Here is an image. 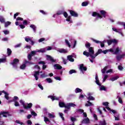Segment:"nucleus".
Instances as JSON below:
<instances>
[{"instance_id": "obj_1", "label": "nucleus", "mask_w": 125, "mask_h": 125, "mask_svg": "<svg viewBox=\"0 0 125 125\" xmlns=\"http://www.w3.org/2000/svg\"><path fill=\"white\" fill-rule=\"evenodd\" d=\"M100 12L101 15L99 14V13H97V12H93L92 13V16H93V17H97L100 19H102L103 17L104 18H106V13H107V12L105 10H101Z\"/></svg>"}, {"instance_id": "obj_2", "label": "nucleus", "mask_w": 125, "mask_h": 125, "mask_svg": "<svg viewBox=\"0 0 125 125\" xmlns=\"http://www.w3.org/2000/svg\"><path fill=\"white\" fill-rule=\"evenodd\" d=\"M59 105L61 108H63V107H64V108L67 109V110H70L71 107H76V104L72 103H68L66 105L64 103L60 102Z\"/></svg>"}, {"instance_id": "obj_3", "label": "nucleus", "mask_w": 125, "mask_h": 125, "mask_svg": "<svg viewBox=\"0 0 125 125\" xmlns=\"http://www.w3.org/2000/svg\"><path fill=\"white\" fill-rule=\"evenodd\" d=\"M19 63V59H14L12 62H10L11 65H12L14 68L17 69V64Z\"/></svg>"}, {"instance_id": "obj_4", "label": "nucleus", "mask_w": 125, "mask_h": 125, "mask_svg": "<svg viewBox=\"0 0 125 125\" xmlns=\"http://www.w3.org/2000/svg\"><path fill=\"white\" fill-rule=\"evenodd\" d=\"M88 49H89V50H88L89 53L90 55L91 58L92 59H95V55H94V50H93V47H91L89 48Z\"/></svg>"}, {"instance_id": "obj_5", "label": "nucleus", "mask_w": 125, "mask_h": 125, "mask_svg": "<svg viewBox=\"0 0 125 125\" xmlns=\"http://www.w3.org/2000/svg\"><path fill=\"white\" fill-rule=\"evenodd\" d=\"M118 40L116 39H111L109 40H107V44L108 45H111L112 43H113V44H118Z\"/></svg>"}, {"instance_id": "obj_6", "label": "nucleus", "mask_w": 125, "mask_h": 125, "mask_svg": "<svg viewBox=\"0 0 125 125\" xmlns=\"http://www.w3.org/2000/svg\"><path fill=\"white\" fill-rule=\"evenodd\" d=\"M1 115H2V117H4V118H7V117L9 116V112L5 111H1L0 112V120L1 119Z\"/></svg>"}, {"instance_id": "obj_7", "label": "nucleus", "mask_w": 125, "mask_h": 125, "mask_svg": "<svg viewBox=\"0 0 125 125\" xmlns=\"http://www.w3.org/2000/svg\"><path fill=\"white\" fill-rule=\"evenodd\" d=\"M2 93H4L5 94V98L7 100H8L9 99V97H8V95H9V94L7 92H5V91L4 90L0 91V96L1 95Z\"/></svg>"}, {"instance_id": "obj_8", "label": "nucleus", "mask_w": 125, "mask_h": 125, "mask_svg": "<svg viewBox=\"0 0 125 125\" xmlns=\"http://www.w3.org/2000/svg\"><path fill=\"white\" fill-rule=\"evenodd\" d=\"M46 57H47V60H49V61H50L52 63H55V62H56V60H54L53 58L51 57V56L47 55Z\"/></svg>"}, {"instance_id": "obj_9", "label": "nucleus", "mask_w": 125, "mask_h": 125, "mask_svg": "<svg viewBox=\"0 0 125 125\" xmlns=\"http://www.w3.org/2000/svg\"><path fill=\"white\" fill-rule=\"evenodd\" d=\"M69 12L71 16H73V17H78L79 16V14L73 10H70Z\"/></svg>"}, {"instance_id": "obj_10", "label": "nucleus", "mask_w": 125, "mask_h": 125, "mask_svg": "<svg viewBox=\"0 0 125 125\" xmlns=\"http://www.w3.org/2000/svg\"><path fill=\"white\" fill-rule=\"evenodd\" d=\"M33 106V104L32 103H30L29 104H25V105H24V109H25L26 110H27V109H31Z\"/></svg>"}, {"instance_id": "obj_11", "label": "nucleus", "mask_w": 125, "mask_h": 125, "mask_svg": "<svg viewBox=\"0 0 125 125\" xmlns=\"http://www.w3.org/2000/svg\"><path fill=\"white\" fill-rule=\"evenodd\" d=\"M79 69L83 72V71H86L87 70V67H84L83 64L82 63L80 65Z\"/></svg>"}, {"instance_id": "obj_12", "label": "nucleus", "mask_w": 125, "mask_h": 125, "mask_svg": "<svg viewBox=\"0 0 125 125\" xmlns=\"http://www.w3.org/2000/svg\"><path fill=\"white\" fill-rule=\"evenodd\" d=\"M82 124H85L86 125L89 124V119L88 118L84 119L82 121Z\"/></svg>"}, {"instance_id": "obj_13", "label": "nucleus", "mask_w": 125, "mask_h": 125, "mask_svg": "<svg viewBox=\"0 0 125 125\" xmlns=\"http://www.w3.org/2000/svg\"><path fill=\"white\" fill-rule=\"evenodd\" d=\"M54 67L55 69H56L57 70H61V69H62L61 65H59V64H54Z\"/></svg>"}, {"instance_id": "obj_14", "label": "nucleus", "mask_w": 125, "mask_h": 125, "mask_svg": "<svg viewBox=\"0 0 125 125\" xmlns=\"http://www.w3.org/2000/svg\"><path fill=\"white\" fill-rule=\"evenodd\" d=\"M67 59L70 62H74V61H75V59H73V56L72 55H68L67 56Z\"/></svg>"}, {"instance_id": "obj_15", "label": "nucleus", "mask_w": 125, "mask_h": 125, "mask_svg": "<svg viewBox=\"0 0 125 125\" xmlns=\"http://www.w3.org/2000/svg\"><path fill=\"white\" fill-rule=\"evenodd\" d=\"M48 98L52 99V101H54V100H58V99H59V98L53 96H49Z\"/></svg>"}, {"instance_id": "obj_16", "label": "nucleus", "mask_w": 125, "mask_h": 125, "mask_svg": "<svg viewBox=\"0 0 125 125\" xmlns=\"http://www.w3.org/2000/svg\"><path fill=\"white\" fill-rule=\"evenodd\" d=\"M83 55H85V56H86V57H90V54L89 53V52H87L86 51H84L83 52Z\"/></svg>"}, {"instance_id": "obj_17", "label": "nucleus", "mask_w": 125, "mask_h": 125, "mask_svg": "<svg viewBox=\"0 0 125 125\" xmlns=\"http://www.w3.org/2000/svg\"><path fill=\"white\" fill-rule=\"evenodd\" d=\"M30 28H32L33 29L34 32L36 33V30H37V26L34 24H31L30 26Z\"/></svg>"}, {"instance_id": "obj_18", "label": "nucleus", "mask_w": 125, "mask_h": 125, "mask_svg": "<svg viewBox=\"0 0 125 125\" xmlns=\"http://www.w3.org/2000/svg\"><path fill=\"white\" fill-rule=\"evenodd\" d=\"M0 22L1 23H5V19L2 16H0Z\"/></svg>"}, {"instance_id": "obj_19", "label": "nucleus", "mask_w": 125, "mask_h": 125, "mask_svg": "<svg viewBox=\"0 0 125 125\" xmlns=\"http://www.w3.org/2000/svg\"><path fill=\"white\" fill-rule=\"evenodd\" d=\"M102 52H103L102 49H99L98 50V52L96 53V54H95V58L96 57V56H97L98 55H99V54H101V53H102Z\"/></svg>"}, {"instance_id": "obj_20", "label": "nucleus", "mask_w": 125, "mask_h": 125, "mask_svg": "<svg viewBox=\"0 0 125 125\" xmlns=\"http://www.w3.org/2000/svg\"><path fill=\"white\" fill-rule=\"evenodd\" d=\"M87 104H85V106L86 107H88L90 106H93L92 103L90 102L89 101H87Z\"/></svg>"}, {"instance_id": "obj_21", "label": "nucleus", "mask_w": 125, "mask_h": 125, "mask_svg": "<svg viewBox=\"0 0 125 125\" xmlns=\"http://www.w3.org/2000/svg\"><path fill=\"white\" fill-rule=\"evenodd\" d=\"M87 99L89 101H93L94 100H95V98L94 97H93L92 96H89L87 98Z\"/></svg>"}, {"instance_id": "obj_22", "label": "nucleus", "mask_w": 125, "mask_h": 125, "mask_svg": "<svg viewBox=\"0 0 125 125\" xmlns=\"http://www.w3.org/2000/svg\"><path fill=\"white\" fill-rule=\"evenodd\" d=\"M7 53L8 56H10V55H11V53H12V51H11V49L8 48L7 49Z\"/></svg>"}, {"instance_id": "obj_23", "label": "nucleus", "mask_w": 125, "mask_h": 125, "mask_svg": "<svg viewBox=\"0 0 125 125\" xmlns=\"http://www.w3.org/2000/svg\"><path fill=\"white\" fill-rule=\"evenodd\" d=\"M59 52H60V53H67V52H68V51H67V50H66L65 49H61L59 50Z\"/></svg>"}, {"instance_id": "obj_24", "label": "nucleus", "mask_w": 125, "mask_h": 125, "mask_svg": "<svg viewBox=\"0 0 125 125\" xmlns=\"http://www.w3.org/2000/svg\"><path fill=\"white\" fill-rule=\"evenodd\" d=\"M108 65H107V66H105L104 68V69H103L102 70V73H103V74H105V73H106V70H107V69H108Z\"/></svg>"}, {"instance_id": "obj_25", "label": "nucleus", "mask_w": 125, "mask_h": 125, "mask_svg": "<svg viewBox=\"0 0 125 125\" xmlns=\"http://www.w3.org/2000/svg\"><path fill=\"white\" fill-rule=\"evenodd\" d=\"M124 56H125V55H118L116 57V59H117L118 61H120V59H122V58H124Z\"/></svg>"}, {"instance_id": "obj_26", "label": "nucleus", "mask_w": 125, "mask_h": 125, "mask_svg": "<svg viewBox=\"0 0 125 125\" xmlns=\"http://www.w3.org/2000/svg\"><path fill=\"white\" fill-rule=\"evenodd\" d=\"M75 91L76 93H79L80 92H82L83 90H82V89H80V88H76Z\"/></svg>"}, {"instance_id": "obj_27", "label": "nucleus", "mask_w": 125, "mask_h": 125, "mask_svg": "<svg viewBox=\"0 0 125 125\" xmlns=\"http://www.w3.org/2000/svg\"><path fill=\"white\" fill-rule=\"evenodd\" d=\"M90 45H91V44L88 42H87L85 44V47L86 48H88V49H89V48L91 47H90Z\"/></svg>"}, {"instance_id": "obj_28", "label": "nucleus", "mask_w": 125, "mask_h": 125, "mask_svg": "<svg viewBox=\"0 0 125 125\" xmlns=\"http://www.w3.org/2000/svg\"><path fill=\"white\" fill-rule=\"evenodd\" d=\"M76 73H77V71H76V70H74V69H71L69 72V75H72V74H74Z\"/></svg>"}, {"instance_id": "obj_29", "label": "nucleus", "mask_w": 125, "mask_h": 125, "mask_svg": "<svg viewBox=\"0 0 125 125\" xmlns=\"http://www.w3.org/2000/svg\"><path fill=\"white\" fill-rule=\"evenodd\" d=\"M5 23V28H7L8 26H9V25H10L11 24V22L10 21H7L6 22H4Z\"/></svg>"}, {"instance_id": "obj_30", "label": "nucleus", "mask_w": 125, "mask_h": 125, "mask_svg": "<svg viewBox=\"0 0 125 125\" xmlns=\"http://www.w3.org/2000/svg\"><path fill=\"white\" fill-rule=\"evenodd\" d=\"M119 76H116L114 77H113L111 79V81H112V82H114L115 81H117V80H118V79H119Z\"/></svg>"}, {"instance_id": "obj_31", "label": "nucleus", "mask_w": 125, "mask_h": 125, "mask_svg": "<svg viewBox=\"0 0 125 125\" xmlns=\"http://www.w3.org/2000/svg\"><path fill=\"white\" fill-rule=\"evenodd\" d=\"M87 5H88V2L86 1H84L82 3V6H87Z\"/></svg>"}, {"instance_id": "obj_32", "label": "nucleus", "mask_w": 125, "mask_h": 125, "mask_svg": "<svg viewBox=\"0 0 125 125\" xmlns=\"http://www.w3.org/2000/svg\"><path fill=\"white\" fill-rule=\"evenodd\" d=\"M100 90H104V91H106V87L104 85H101Z\"/></svg>"}, {"instance_id": "obj_33", "label": "nucleus", "mask_w": 125, "mask_h": 125, "mask_svg": "<svg viewBox=\"0 0 125 125\" xmlns=\"http://www.w3.org/2000/svg\"><path fill=\"white\" fill-rule=\"evenodd\" d=\"M48 116L50 119H54L55 118V116L51 113H48Z\"/></svg>"}, {"instance_id": "obj_34", "label": "nucleus", "mask_w": 125, "mask_h": 125, "mask_svg": "<svg viewBox=\"0 0 125 125\" xmlns=\"http://www.w3.org/2000/svg\"><path fill=\"white\" fill-rule=\"evenodd\" d=\"M26 68V64H23L21 65L20 66V68L21 70H25V68Z\"/></svg>"}, {"instance_id": "obj_35", "label": "nucleus", "mask_w": 125, "mask_h": 125, "mask_svg": "<svg viewBox=\"0 0 125 125\" xmlns=\"http://www.w3.org/2000/svg\"><path fill=\"white\" fill-rule=\"evenodd\" d=\"M119 52H120V48L119 47H117L115 49L114 54H118Z\"/></svg>"}, {"instance_id": "obj_36", "label": "nucleus", "mask_w": 125, "mask_h": 125, "mask_svg": "<svg viewBox=\"0 0 125 125\" xmlns=\"http://www.w3.org/2000/svg\"><path fill=\"white\" fill-rule=\"evenodd\" d=\"M6 61V58L0 59V63H4Z\"/></svg>"}, {"instance_id": "obj_37", "label": "nucleus", "mask_w": 125, "mask_h": 125, "mask_svg": "<svg viewBox=\"0 0 125 125\" xmlns=\"http://www.w3.org/2000/svg\"><path fill=\"white\" fill-rule=\"evenodd\" d=\"M20 103H21V105H22L23 108L25 107V105H26V104H25V102L23 101V100H21L20 101Z\"/></svg>"}, {"instance_id": "obj_38", "label": "nucleus", "mask_w": 125, "mask_h": 125, "mask_svg": "<svg viewBox=\"0 0 125 125\" xmlns=\"http://www.w3.org/2000/svg\"><path fill=\"white\" fill-rule=\"evenodd\" d=\"M46 81L47 83H52V80L51 78H47L46 79Z\"/></svg>"}, {"instance_id": "obj_39", "label": "nucleus", "mask_w": 125, "mask_h": 125, "mask_svg": "<svg viewBox=\"0 0 125 125\" xmlns=\"http://www.w3.org/2000/svg\"><path fill=\"white\" fill-rule=\"evenodd\" d=\"M65 43L66 45H68V47H71V44H70V42L69 41L67 40H65Z\"/></svg>"}, {"instance_id": "obj_40", "label": "nucleus", "mask_w": 125, "mask_h": 125, "mask_svg": "<svg viewBox=\"0 0 125 125\" xmlns=\"http://www.w3.org/2000/svg\"><path fill=\"white\" fill-rule=\"evenodd\" d=\"M92 41H93L94 42H95L96 43H101V41H99L94 39H92Z\"/></svg>"}, {"instance_id": "obj_41", "label": "nucleus", "mask_w": 125, "mask_h": 125, "mask_svg": "<svg viewBox=\"0 0 125 125\" xmlns=\"http://www.w3.org/2000/svg\"><path fill=\"white\" fill-rule=\"evenodd\" d=\"M44 121L45 123H47V122H48L49 123H50V121L46 117H44Z\"/></svg>"}, {"instance_id": "obj_42", "label": "nucleus", "mask_w": 125, "mask_h": 125, "mask_svg": "<svg viewBox=\"0 0 125 125\" xmlns=\"http://www.w3.org/2000/svg\"><path fill=\"white\" fill-rule=\"evenodd\" d=\"M17 100H19V98H18V97L17 96H14L13 99V101H14V102H15L17 101Z\"/></svg>"}, {"instance_id": "obj_43", "label": "nucleus", "mask_w": 125, "mask_h": 125, "mask_svg": "<svg viewBox=\"0 0 125 125\" xmlns=\"http://www.w3.org/2000/svg\"><path fill=\"white\" fill-rule=\"evenodd\" d=\"M59 115H60V117H61V118L62 119V121H64L65 118H64V117H63V113L60 112Z\"/></svg>"}, {"instance_id": "obj_44", "label": "nucleus", "mask_w": 125, "mask_h": 125, "mask_svg": "<svg viewBox=\"0 0 125 125\" xmlns=\"http://www.w3.org/2000/svg\"><path fill=\"white\" fill-rule=\"evenodd\" d=\"M34 76H40V71H35L34 72Z\"/></svg>"}, {"instance_id": "obj_45", "label": "nucleus", "mask_w": 125, "mask_h": 125, "mask_svg": "<svg viewBox=\"0 0 125 125\" xmlns=\"http://www.w3.org/2000/svg\"><path fill=\"white\" fill-rule=\"evenodd\" d=\"M32 57H33V56L30 55V54L27 55V59L28 60H29V61H31V60H32Z\"/></svg>"}, {"instance_id": "obj_46", "label": "nucleus", "mask_w": 125, "mask_h": 125, "mask_svg": "<svg viewBox=\"0 0 125 125\" xmlns=\"http://www.w3.org/2000/svg\"><path fill=\"white\" fill-rule=\"evenodd\" d=\"M23 20L24 19L19 17L16 19V21H23Z\"/></svg>"}, {"instance_id": "obj_47", "label": "nucleus", "mask_w": 125, "mask_h": 125, "mask_svg": "<svg viewBox=\"0 0 125 125\" xmlns=\"http://www.w3.org/2000/svg\"><path fill=\"white\" fill-rule=\"evenodd\" d=\"M14 105L16 107H19V106H20V104H19V103L18 101L14 102Z\"/></svg>"}, {"instance_id": "obj_48", "label": "nucleus", "mask_w": 125, "mask_h": 125, "mask_svg": "<svg viewBox=\"0 0 125 125\" xmlns=\"http://www.w3.org/2000/svg\"><path fill=\"white\" fill-rule=\"evenodd\" d=\"M31 40H32V39H31V38H27V37L25 38V41L27 42H31Z\"/></svg>"}, {"instance_id": "obj_49", "label": "nucleus", "mask_w": 125, "mask_h": 125, "mask_svg": "<svg viewBox=\"0 0 125 125\" xmlns=\"http://www.w3.org/2000/svg\"><path fill=\"white\" fill-rule=\"evenodd\" d=\"M71 16H69L68 17H67V19H66V21H67L68 22H71Z\"/></svg>"}, {"instance_id": "obj_50", "label": "nucleus", "mask_w": 125, "mask_h": 125, "mask_svg": "<svg viewBox=\"0 0 125 125\" xmlns=\"http://www.w3.org/2000/svg\"><path fill=\"white\" fill-rule=\"evenodd\" d=\"M63 14V11H59L57 13V15H61Z\"/></svg>"}, {"instance_id": "obj_51", "label": "nucleus", "mask_w": 125, "mask_h": 125, "mask_svg": "<svg viewBox=\"0 0 125 125\" xmlns=\"http://www.w3.org/2000/svg\"><path fill=\"white\" fill-rule=\"evenodd\" d=\"M103 105L104 106H109V103L107 102L103 103Z\"/></svg>"}, {"instance_id": "obj_52", "label": "nucleus", "mask_w": 125, "mask_h": 125, "mask_svg": "<svg viewBox=\"0 0 125 125\" xmlns=\"http://www.w3.org/2000/svg\"><path fill=\"white\" fill-rule=\"evenodd\" d=\"M118 102L120 103V104H123V100L122 99V98L119 97Z\"/></svg>"}, {"instance_id": "obj_53", "label": "nucleus", "mask_w": 125, "mask_h": 125, "mask_svg": "<svg viewBox=\"0 0 125 125\" xmlns=\"http://www.w3.org/2000/svg\"><path fill=\"white\" fill-rule=\"evenodd\" d=\"M29 54L32 56H34V55H35V54H36V51H31Z\"/></svg>"}, {"instance_id": "obj_54", "label": "nucleus", "mask_w": 125, "mask_h": 125, "mask_svg": "<svg viewBox=\"0 0 125 125\" xmlns=\"http://www.w3.org/2000/svg\"><path fill=\"white\" fill-rule=\"evenodd\" d=\"M62 14H63V16L65 18H67L68 17V13H67V12H63Z\"/></svg>"}, {"instance_id": "obj_55", "label": "nucleus", "mask_w": 125, "mask_h": 125, "mask_svg": "<svg viewBox=\"0 0 125 125\" xmlns=\"http://www.w3.org/2000/svg\"><path fill=\"white\" fill-rule=\"evenodd\" d=\"M96 83H97L98 85H99V86H101V84L100 83L99 79L96 80Z\"/></svg>"}, {"instance_id": "obj_56", "label": "nucleus", "mask_w": 125, "mask_h": 125, "mask_svg": "<svg viewBox=\"0 0 125 125\" xmlns=\"http://www.w3.org/2000/svg\"><path fill=\"white\" fill-rule=\"evenodd\" d=\"M38 64H39V65H41V64H42V65H45V62H44V61H40L38 62Z\"/></svg>"}, {"instance_id": "obj_57", "label": "nucleus", "mask_w": 125, "mask_h": 125, "mask_svg": "<svg viewBox=\"0 0 125 125\" xmlns=\"http://www.w3.org/2000/svg\"><path fill=\"white\" fill-rule=\"evenodd\" d=\"M71 121L72 122V123H75V121H77V119L74 117H71Z\"/></svg>"}, {"instance_id": "obj_58", "label": "nucleus", "mask_w": 125, "mask_h": 125, "mask_svg": "<svg viewBox=\"0 0 125 125\" xmlns=\"http://www.w3.org/2000/svg\"><path fill=\"white\" fill-rule=\"evenodd\" d=\"M107 78H108V75H105L104 77L103 82L104 83V82H105V81H106V80H107Z\"/></svg>"}, {"instance_id": "obj_59", "label": "nucleus", "mask_w": 125, "mask_h": 125, "mask_svg": "<svg viewBox=\"0 0 125 125\" xmlns=\"http://www.w3.org/2000/svg\"><path fill=\"white\" fill-rule=\"evenodd\" d=\"M38 52H42V53H43L45 52V50L44 49H41L38 50Z\"/></svg>"}, {"instance_id": "obj_60", "label": "nucleus", "mask_w": 125, "mask_h": 125, "mask_svg": "<svg viewBox=\"0 0 125 125\" xmlns=\"http://www.w3.org/2000/svg\"><path fill=\"white\" fill-rule=\"evenodd\" d=\"M19 14H20V13H18V12H17L16 14H15L14 15V19H16V17L18 16V15H19Z\"/></svg>"}, {"instance_id": "obj_61", "label": "nucleus", "mask_w": 125, "mask_h": 125, "mask_svg": "<svg viewBox=\"0 0 125 125\" xmlns=\"http://www.w3.org/2000/svg\"><path fill=\"white\" fill-rule=\"evenodd\" d=\"M16 124H19V125H23V123L22 122H21L19 120H16Z\"/></svg>"}, {"instance_id": "obj_62", "label": "nucleus", "mask_w": 125, "mask_h": 125, "mask_svg": "<svg viewBox=\"0 0 125 125\" xmlns=\"http://www.w3.org/2000/svg\"><path fill=\"white\" fill-rule=\"evenodd\" d=\"M31 115L34 116V117H37V113L34 111H31Z\"/></svg>"}, {"instance_id": "obj_63", "label": "nucleus", "mask_w": 125, "mask_h": 125, "mask_svg": "<svg viewBox=\"0 0 125 125\" xmlns=\"http://www.w3.org/2000/svg\"><path fill=\"white\" fill-rule=\"evenodd\" d=\"M3 32L4 35H8V34H9V31L8 30H4Z\"/></svg>"}, {"instance_id": "obj_64", "label": "nucleus", "mask_w": 125, "mask_h": 125, "mask_svg": "<svg viewBox=\"0 0 125 125\" xmlns=\"http://www.w3.org/2000/svg\"><path fill=\"white\" fill-rule=\"evenodd\" d=\"M41 78H42V79H43V78H45L46 77H47V75L44 74H42L41 75Z\"/></svg>"}]
</instances>
